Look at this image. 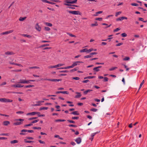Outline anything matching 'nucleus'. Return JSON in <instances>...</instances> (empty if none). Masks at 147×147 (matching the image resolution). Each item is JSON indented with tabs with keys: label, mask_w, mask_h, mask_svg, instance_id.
I'll return each instance as SVG.
<instances>
[{
	"label": "nucleus",
	"mask_w": 147,
	"mask_h": 147,
	"mask_svg": "<svg viewBox=\"0 0 147 147\" xmlns=\"http://www.w3.org/2000/svg\"><path fill=\"white\" fill-rule=\"evenodd\" d=\"M16 121H17L16 122H15L13 123V124L14 125H20L22 124V123L21 121H24V119H16L15 120Z\"/></svg>",
	"instance_id": "nucleus-1"
},
{
	"label": "nucleus",
	"mask_w": 147,
	"mask_h": 147,
	"mask_svg": "<svg viewBox=\"0 0 147 147\" xmlns=\"http://www.w3.org/2000/svg\"><path fill=\"white\" fill-rule=\"evenodd\" d=\"M77 0H74L73 1H66L65 2L67 3H64V5H65L71 6V4H74L76 3Z\"/></svg>",
	"instance_id": "nucleus-2"
},
{
	"label": "nucleus",
	"mask_w": 147,
	"mask_h": 147,
	"mask_svg": "<svg viewBox=\"0 0 147 147\" xmlns=\"http://www.w3.org/2000/svg\"><path fill=\"white\" fill-rule=\"evenodd\" d=\"M68 12L70 13H71L74 15H82V13L79 11H69Z\"/></svg>",
	"instance_id": "nucleus-3"
},
{
	"label": "nucleus",
	"mask_w": 147,
	"mask_h": 147,
	"mask_svg": "<svg viewBox=\"0 0 147 147\" xmlns=\"http://www.w3.org/2000/svg\"><path fill=\"white\" fill-rule=\"evenodd\" d=\"M19 83L21 84H28L29 82L28 81H27V80L20 79Z\"/></svg>",
	"instance_id": "nucleus-4"
},
{
	"label": "nucleus",
	"mask_w": 147,
	"mask_h": 147,
	"mask_svg": "<svg viewBox=\"0 0 147 147\" xmlns=\"http://www.w3.org/2000/svg\"><path fill=\"white\" fill-rule=\"evenodd\" d=\"M24 85L18 84H14L12 86V87L14 88H21L24 86Z\"/></svg>",
	"instance_id": "nucleus-5"
},
{
	"label": "nucleus",
	"mask_w": 147,
	"mask_h": 147,
	"mask_svg": "<svg viewBox=\"0 0 147 147\" xmlns=\"http://www.w3.org/2000/svg\"><path fill=\"white\" fill-rule=\"evenodd\" d=\"M39 114H40V112H33L28 113L27 114V115H34L36 114L38 115Z\"/></svg>",
	"instance_id": "nucleus-6"
},
{
	"label": "nucleus",
	"mask_w": 147,
	"mask_h": 147,
	"mask_svg": "<svg viewBox=\"0 0 147 147\" xmlns=\"http://www.w3.org/2000/svg\"><path fill=\"white\" fill-rule=\"evenodd\" d=\"M13 30H11L9 31H6L5 32H4L1 33V34L2 35H5L9 33H11L13 32Z\"/></svg>",
	"instance_id": "nucleus-7"
},
{
	"label": "nucleus",
	"mask_w": 147,
	"mask_h": 147,
	"mask_svg": "<svg viewBox=\"0 0 147 147\" xmlns=\"http://www.w3.org/2000/svg\"><path fill=\"white\" fill-rule=\"evenodd\" d=\"M83 63V62L82 61H77L73 63V64L72 65L73 68L74 67V66L78 65V63Z\"/></svg>",
	"instance_id": "nucleus-8"
},
{
	"label": "nucleus",
	"mask_w": 147,
	"mask_h": 147,
	"mask_svg": "<svg viewBox=\"0 0 147 147\" xmlns=\"http://www.w3.org/2000/svg\"><path fill=\"white\" fill-rule=\"evenodd\" d=\"M81 140H82L81 139L80 137L78 138L75 140V141L78 144H80L81 142Z\"/></svg>",
	"instance_id": "nucleus-9"
},
{
	"label": "nucleus",
	"mask_w": 147,
	"mask_h": 147,
	"mask_svg": "<svg viewBox=\"0 0 147 147\" xmlns=\"http://www.w3.org/2000/svg\"><path fill=\"white\" fill-rule=\"evenodd\" d=\"M36 29L38 31H40L41 30V27L38 25V23H37L35 26Z\"/></svg>",
	"instance_id": "nucleus-10"
},
{
	"label": "nucleus",
	"mask_w": 147,
	"mask_h": 147,
	"mask_svg": "<svg viewBox=\"0 0 147 147\" xmlns=\"http://www.w3.org/2000/svg\"><path fill=\"white\" fill-rule=\"evenodd\" d=\"M21 131L22 132L20 133V135H24L25 134L24 133V132H27V130L25 129H22Z\"/></svg>",
	"instance_id": "nucleus-11"
},
{
	"label": "nucleus",
	"mask_w": 147,
	"mask_h": 147,
	"mask_svg": "<svg viewBox=\"0 0 147 147\" xmlns=\"http://www.w3.org/2000/svg\"><path fill=\"white\" fill-rule=\"evenodd\" d=\"M21 131L22 132L20 133V135H24L25 134L24 133V132H27V130L25 129H22Z\"/></svg>",
	"instance_id": "nucleus-12"
},
{
	"label": "nucleus",
	"mask_w": 147,
	"mask_h": 147,
	"mask_svg": "<svg viewBox=\"0 0 147 147\" xmlns=\"http://www.w3.org/2000/svg\"><path fill=\"white\" fill-rule=\"evenodd\" d=\"M5 54L6 55H11L14 54L13 52L12 51H7L5 52Z\"/></svg>",
	"instance_id": "nucleus-13"
},
{
	"label": "nucleus",
	"mask_w": 147,
	"mask_h": 147,
	"mask_svg": "<svg viewBox=\"0 0 147 147\" xmlns=\"http://www.w3.org/2000/svg\"><path fill=\"white\" fill-rule=\"evenodd\" d=\"M10 124L9 121H5L3 123V124L5 126H7Z\"/></svg>",
	"instance_id": "nucleus-14"
},
{
	"label": "nucleus",
	"mask_w": 147,
	"mask_h": 147,
	"mask_svg": "<svg viewBox=\"0 0 147 147\" xmlns=\"http://www.w3.org/2000/svg\"><path fill=\"white\" fill-rule=\"evenodd\" d=\"M76 94H78L77 95H76L75 96V98H80L81 96L82 95L81 94H80V92H76Z\"/></svg>",
	"instance_id": "nucleus-15"
},
{
	"label": "nucleus",
	"mask_w": 147,
	"mask_h": 147,
	"mask_svg": "<svg viewBox=\"0 0 147 147\" xmlns=\"http://www.w3.org/2000/svg\"><path fill=\"white\" fill-rule=\"evenodd\" d=\"M61 80V79H51V81L52 82H59Z\"/></svg>",
	"instance_id": "nucleus-16"
},
{
	"label": "nucleus",
	"mask_w": 147,
	"mask_h": 147,
	"mask_svg": "<svg viewBox=\"0 0 147 147\" xmlns=\"http://www.w3.org/2000/svg\"><path fill=\"white\" fill-rule=\"evenodd\" d=\"M71 114H73L75 115H79V113H78L77 111H74L73 112L70 113Z\"/></svg>",
	"instance_id": "nucleus-17"
},
{
	"label": "nucleus",
	"mask_w": 147,
	"mask_h": 147,
	"mask_svg": "<svg viewBox=\"0 0 147 147\" xmlns=\"http://www.w3.org/2000/svg\"><path fill=\"white\" fill-rule=\"evenodd\" d=\"M92 91V90H86L85 91H84V94L86 95V94H87L88 92H90L91 91Z\"/></svg>",
	"instance_id": "nucleus-18"
},
{
	"label": "nucleus",
	"mask_w": 147,
	"mask_h": 147,
	"mask_svg": "<svg viewBox=\"0 0 147 147\" xmlns=\"http://www.w3.org/2000/svg\"><path fill=\"white\" fill-rule=\"evenodd\" d=\"M96 77L95 76H88L84 78V79H91V78H95Z\"/></svg>",
	"instance_id": "nucleus-19"
},
{
	"label": "nucleus",
	"mask_w": 147,
	"mask_h": 147,
	"mask_svg": "<svg viewBox=\"0 0 147 147\" xmlns=\"http://www.w3.org/2000/svg\"><path fill=\"white\" fill-rule=\"evenodd\" d=\"M46 26L51 27L52 26V24L51 23L45 22L44 23Z\"/></svg>",
	"instance_id": "nucleus-20"
},
{
	"label": "nucleus",
	"mask_w": 147,
	"mask_h": 147,
	"mask_svg": "<svg viewBox=\"0 0 147 147\" xmlns=\"http://www.w3.org/2000/svg\"><path fill=\"white\" fill-rule=\"evenodd\" d=\"M87 49L85 48L80 51V52L83 53L84 52H86L87 53Z\"/></svg>",
	"instance_id": "nucleus-21"
},
{
	"label": "nucleus",
	"mask_w": 147,
	"mask_h": 147,
	"mask_svg": "<svg viewBox=\"0 0 147 147\" xmlns=\"http://www.w3.org/2000/svg\"><path fill=\"white\" fill-rule=\"evenodd\" d=\"M24 37H26L28 38H31V36L28 35L27 34H21Z\"/></svg>",
	"instance_id": "nucleus-22"
},
{
	"label": "nucleus",
	"mask_w": 147,
	"mask_h": 147,
	"mask_svg": "<svg viewBox=\"0 0 147 147\" xmlns=\"http://www.w3.org/2000/svg\"><path fill=\"white\" fill-rule=\"evenodd\" d=\"M93 57V56L92 55H90H90H87L86 56H85L84 57V58H91Z\"/></svg>",
	"instance_id": "nucleus-23"
},
{
	"label": "nucleus",
	"mask_w": 147,
	"mask_h": 147,
	"mask_svg": "<svg viewBox=\"0 0 147 147\" xmlns=\"http://www.w3.org/2000/svg\"><path fill=\"white\" fill-rule=\"evenodd\" d=\"M102 25H105V26H107L106 27H105V28H107L109 27L111 25L110 24L109 26H108L107 24L105 23H102Z\"/></svg>",
	"instance_id": "nucleus-24"
},
{
	"label": "nucleus",
	"mask_w": 147,
	"mask_h": 147,
	"mask_svg": "<svg viewBox=\"0 0 147 147\" xmlns=\"http://www.w3.org/2000/svg\"><path fill=\"white\" fill-rule=\"evenodd\" d=\"M26 18V17H20L19 19V21H22L25 20Z\"/></svg>",
	"instance_id": "nucleus-25"
},
{
	"label": "nucleus",
	"mask_w": 147,
	"mask_h": 147,
	"mask_svg": "<svg viewBox=\"0 0 147 147\" xmlns=\"http://www.w3.org/2000/svg\"><path fill=\"white\" fill-rule=\"evenodd\" d=\"M93 70L95 72H98L100 71V69H98L97 67H94Z\"/></svg>",
	"instance_id": "nucleus-26"
},
{
	"label": "nucleus",
	"mask_w": 147,
	"mask_h": 147,
	"mask_svg": "<svg viewBox=\"0 0 147 147\" xmlns=\"http://www.w3.org/2000/svg\"><path fill=\"white\" fill-rule=\"evenodd\" d=\"M18 141L16 140H14L11 141L10 143L11 144H13L16 143H18Z\"/></svg>",
	"instance_id": "nucleus-27"
},
{
	"label": "nucleus",
	"mask_w": 147,
	"mask_h": 147,
	"mask_svg": "<svg viewBox=\"0 0 147 147\" xmlns=\"http://www.w3.org/2000/svg\"><path fill=\"white\" fill-rule=\"evenodd\" d=\"M78 69H79V68L78 67H75L73 69H71L70 70V71L71 72H74V71H76L77 70H78Z\"/></svg>",
	"instance_id": "nucleus-28"
},
{
	"label": "nucleus",
	"mask_w": 147,
	"mask_h": 147,
	"mask_svg": "<svg viewBox=\"0 0 147 147\" xmlns=\"http://www.w3.org/2000/svg\"><path fill=\"white\" fill-rule=\"evenodd\" d=\"M65 121V119H56L55 120V122H63Z\"/></svg>",
	"instance_id": "nucleus-29"
},
{
	"label": "nucleus",
	"mask_w": 147,
	"mask_h": 147,
	"mask_svg": "<svg viewBox=\"0 0 147 147\" xmlns=\"http://www.w3.org/2000/svg\"><path fill=\"white\" fill-rule=\"evenodd\" d=\"M13 102V100L11 99L6 98L5 102Z\"/></svg>",
	"instance_id": "nucleus-30"
},
{
	"label": "nucleus",
	"mask_w": 147,
	"mask_h": 147,
	"mask_svg": "<svg viewBox=\"0 0 147 147\" xmlns=\"http://www.w3.org/2000/svg\"><path fill=\"white\" fill-rule=\"evenodd\" d=\"M117 67H113L109 69V70L110 71H112L113 70H115L116 69H117Z\"/></svg>",
	"instance_id": "nucleus-31"
},
{
	"label": "nucleus",
	"mask_w": 147,
	"mask_h": 147,
	"mask_svg": "<svg viewBox=\"0 0 147 147\" xmlns=\"http://www.w3.org/2000/svg\"><path fill=\"white\" fill-rule=\"evenodd\" d=\"M34 87V85H30L25 86V87L26 88H30V87Z\"/></svg>",
	"instance_id": "nucleus-32"
},
{
	"label": "nucleus",
	"mask_w": 147,
	"mask_h": 147,
	"mask_svg": "<svg viewBox=\"0 0 147 147\" xmlns=\"http://www.w3.org/2000/svg\"><path fill=\"white\" fill-rule=\"evenodd\" d=\"M102 11H98L97 12H96V14H94L93 16H98V14H100L102 13Z\"/></svg>",
	"instance_id": "nucleus-33"
},
{
	"label": "nucleus",
	"mask_w": 147,
	"mask_h": 147,
	"mask_svg": "<svg viewBox=\"0 0 147 147\" xmlns=\"http://www.w3.org/2000/svg\"><path fill=\"white\" fill-rule=\"evenodd\" d=\"M24 141H25V142L27 143H32L34 142L33 141H27L26 140V139H24Z\"/></svg>",
	"instance_id": "nucleus-34"
},
{
	"label": "nucleus",
	"mask_w": 147,
	"mask_h": 147,
	"mask_svg": "<svg viewBox=\"0 0 147 147\" xmlns=\"http://www.w3.org/2000/svg\"><path fill=\"white\" fill-rule=\"evenodd\" d=\"M144 83V80H143L141 83L140 84V87H139V90H140L141 87H142V85H143V84Z\"/></svg>",
	"instance_id": "nucleus-35"
},
{
	"label": "nucleus",
	"mask_w": 147,
	"mask_h": 147,
	"mask_svg": "<svg viewBox=\"0 0 147 147\" xmlns=\"http://www.w3.org/2000/svg\"><path fill=\"white\" fill-rule=\"evenodd\" d=\"M6 98H0V102H5Z\"/></svg>",
	"instance_id": "nucleus-36"
},
{
	"label": "nucleus",
	"mask_w": 147,
	"mask_h": 147,
	"mask_svg": "<svg viewBox=\"0 0 147 147\" xmlns=\"http://www.w3.org/2000/svg\"><path fill=\"white\" fill-rule=\"evenodd\" d=\"M45 30L47 31H49L51 30V29L48 27H45Z\"/></svg>",
	"instance_id": "nucleus-37"
},
{
	"label": "nucleus",
	"mask_w": 147,
	"mask_h": 147,
	"mask_svg": "<svg viewBox=\"0 0 147 147\" xmlns=\"http://www.w3.org/2000/svg\"><path fill=\"white\" fill-rule=\"evenodd\" d=\"M123 17L119 18H117V19L116 20L117 21H122L123 20Z\"/></svg>",
	"instance_id": "nucleus-38"
},
{
	"label": "nucleus",
	"mask_w": 147,
	"mask_h": 147,
	"mask_svg": "<svg viewBox=\"0 0 147 147\" xmlns=\"http://www.w3.org/2000/svg\"><path fill=\"white\" fill-rule=\"evenodd\" d=\"M39 67L37 66H34L31 67H29L30 69H39Z\"/></svg>",
	"instance_id": "nucleus-39"
},
{
	"label": "nucleus",
	"mask_w": 147,
	"mask_h": 147,
	"mask_svg": "<svg viewBox=\"0 0 147 147\" xmlns=\"http://www.w3.org/2000/svg\"><path fill=\"white\" fill-rule=\"evenodd\" d=\"M48 108L47 107H41L40 109V110H47L48 109Z\"/></svg>",
	"instance_id": "nucleus-40"
},
{
	"label": "nucleus",
	"mask_w": 147,
	"mask_h": 147,
	"mask_svg": "<svg viewBox=\"0 0 147 147\" xmlns=\"http://www.w3.org/2000/svg\"><path fill=\"white\" fill-rule=\"evenodd\" d=\"M130 59V58L129 57H125V58H123V60L124 61H129Z\"/></svg>",
	"instance_id": "nucleus-41"
},
{
	"label": "nucleus",
	"mask_w": 147,
	"mask_h": 147,
	"mask_svg": "<svg viewBox=\"0 0 147 147\" xmlns=\"http://www.w3.org/2000/svg\"><path fill=\"white\" fill-rule=\"evenodd\" d=\"M121 13V11H119L116 13L115 16L116 17H117Z\"/></svg>",
	"instance_id": "nucleus-42"
},
{
	"label": "nucleus",
	"mask_w": 147,
	"mask_h": 147,
	"mask_svg": "<svg viewBox=\"0 0 147 147\" xmlns=\"http://www.w3.org/2000/svg\"><path fill=\"white\" fill-rule=\"evenodd\" d=\"M131 5L133 6H138L139 5L138 4L136 3H131Z\"/></svg>",
	"instance_id": "nucleus-43"
},
{
	"label": "nucleus",
	"mask_w": 147,
	"mask_h": 147,
	"mask_svg": "<svg viewBox=\"0 0 147 147\" xmlns=\"http://www.w3.org/2000/svg\"><path fill=\"white\" fill-rule=\"evenodd\" d=\"M99 132H96L94 133H93L92 134H91V137H94V136L97 134L99 133Z\"/></svg>",
	"instance_id": "nucleus-44"
},
{
	"label": "nucleus",
	"mask_w": 147,
	"mask_h": 147,
	"mask_svg": "<svg viewBox=\"0 0 147 147\" xmlns=\"http://www.w3.org/2000/svg\"><path fill=\"white\" fill-rule=\"evenodd\" d=\"M90 110L93 112H96L97 111L98 109L94 108H92Z\"/></svg>",
	"instance_id": "nucleus-45"
},
{
	"label": "nucleus",
	"mask_w": 147,
	"mask_h": 147,
	"mask_svg": "<svg viewBox=\"0 0 147 147\" xmlns=\"http://www.w3.org/2000/svg\"><path fill=\"white\" fill-rule=\"evenodd\" d=\"M68 126L69 127H77V126L76 125L73 124L69 125Z\"/></svg>",
	"instance_id": "nucleus-46"
},
{
	"label": "nucleus",
	"mask_w": 147,
	"mask_h": 147,
	"mask_svg": "<svg viewBox=\"0 0 147 147\" xmlns=\"http://www.w3.org/2000/svg\"><path fill=\"white\" fill-rule=\"evenodd\" d=\"M121 35L123 37H125L127 36V34L125 33H123L121 34Z\"/></svg>",
	"instance_id": "nucleus-47"
},
{
	"label": "nucleus",
	"mask_w": 147,
	"mask_h": 147,
	"mask_svg": "<svg viewBox=\"0 0 147 147\" xmlns=\"http://www.w3.org/2000/svg\"><path fill=\"white\" fill-rule=\"evenodd\" d=\"M61 93L63 94H69V92H68L67 91H61Z\"/></svg>",
	"instance_id": "nucleus-48"
},
{
	"label": "nucleus",
	"mask_w": 147,
	"mask_h": 147,
	"mask_svg": "<svg viewBox=\"0 0 147 147\" xmlns=\"http://www.w3.org/2000/svg\"><path fill=\"white\" fill-rule=\"evenodd\" d=\"M97 22H96V23L95 24H92L91 25V26H97L98 25V24L96 23Z\"/></svg>",
	"instance_id": "nucleus-49"
},
{
	"label": "nucleus",
	"mask_w": 147,
	"mask_h": 147,
	"mask_svg": "<svg viewBox=\"0 0 147 147\" xmlns=\"http://www.w3.org/2000/svg\"><path fill=\"white\" fill-rule=\"evenodd\" d=\"M69 71L68 70H62L60 71H59V72L60 73H65V72H69Z\"/></svg>",
	"instance_id": "nucleus-50"
},
{
	"label": "nucleus",
	"mask_w": 147,
	"mask_h": 147,
	"mask_svg": "<svg viewBox=\"0 0 147 147\" xmlns=\"http://www.w3.org/2000/svg\"><path fill=\"white\" fill-rule=\"evenodd\" d=\"M102 18H96L95 20H99L100 21H102Z\"/></svg>",
	"instance_id": "nucleus-51"
},
{
	"label": "nucleus",
	"mask_w": 147,
	"mask_h": 147,
	"mask_svg": "<svg viewBox=\"0 0 147 147\" xmlns=\"http://www.w3.org/2000/svg\"><path fill=\"white\" fill-rule=\"evenodd\" d=\"M67 121L70 123H75V121H74L68 120H67Z\"/></svg>",
	"instance_id": "nucleus-52"
},
{
	"label": "nucleus",
	"mask_w": 147,
	"mask_h": 147,
	"mask_svg": "<svg viewBox=\"0 0 147 147\" xmlns=\"http://www.w3.org/2000/svg\"><path fill=\"white\" fill-rule=\"evenodd\" d=\"M49 45L48 44H44L43 45H42L41 46H40V47L41 48V47H44L49 46Z\"/></svg>",
	"instance_id": "nucleus-53"
},
{
	"label": "nucleus",
	"mask_w": 147,
	"mask_h": 147,
	"mask_svg": "<svg viewBox=\"0 0 147 147\" xmlns=\"http://www.w3.org/2000/svg\"><path fill=\"white\" fill-rule=\"evenodd\" d=\"M67 34H68L71 37H76L75 35H73L72 34H70V33H67Z\"/></svg>",
	"instance_id": "nucleus-54"
},
{
	"label": "nucleus",
	"mask_w": 147,
	"mask_h": 147,
	"mask_svg": "<svg viewBox=\"0 0 147 147\" xmlns=\"http://www.w3.org/2000/svg\"><path fill=\"white\" fill-rule=\"evenodd\" d=\"M71 118L72 119H79V117H72Z\"/></svg>",
	"instance_id": "nucleus-55"
},
{
	"label": "nucleus",
	"mask_w": 147,
	"mask_h": 147,
	"mask_svg": "<svg viewBox=\"0 0 147 147\" xmlns=\"http://www.w3.org/2000/svg\"><path fill=\"white\" fill-rule=\"evenodd\" d=\"M93 51V49H90L89 50L87 49V53H89Z\"/></svg>",
	"instance_id": "nucleus-56"
},
{
	"label": "nucleus",
	"mask_w": 147,
	"mask_h": 147,
	"mask_svg": "<svg viewBox=\"0 0 147 147\" xmlns=\"http://www.w3.org/2000/svg\"><path fill=\"white\" fill-rule=\"evenodd\" d=\"M120 29H121L120 28H117L114 30V32H116L117 31H118L120 30Z\"/></svg>",
	"instance_id": "nucleus-57"
},
{
	"label": "nucleus",
	"mask_w": 147,
	"mask_h": 147,
	"mask_svg": "<svg viewBox=\"0 0 147 147\" xmlns=\"http://www.w3.org/2000/svg\"><path fill=\"white\" fill-rule=\"evenodd\" d=\"M39 119H36V120H34L32 122V123H35L37 122H38V121H39Z\"/></svg>",
	"instance_id": "nucleus-58"
},
{
	"label": "nucleus",
	"mask_w": 147,
	"mask_h": 147,
	"mask_svg": "<svg viewBox=\"0 0 147 147\" xmlns=\"http://www.w3.org/2000/svg\"><path fill=\"white\" fill-rule=\"evenodd\" d=\"M33 128L34 129H41V128L40 127H33Z\"/></svg>",
	"instance_id": "nucleus-59"
},
{
	"label": "nucleus",
	"mask_w": 147,
	"mask_h": 147,
	"mask_svg": "<svg viewBox=\"0 0 147 147\" xmlns=\"http://www.w3.org/2000/svg\"><path fill=\"white\" fill-rule=\"evenodd\" d=\"M37 118H38L37 117H33L30 118L28 119V120H33L34 119H37Z\"/></svg>",
	"instance_id": "nucleus-60"
},
{
	"label": "nucleus",
	"mask_w": 147,
	"mask_h": 147,
	"mask_svg": "<svg viewBox=\"0 0 147 147\" xmlns=\"http://www.w3.org/2000/svg\"><path fill=\"white\" fill-rule=\"evenodd\" d=\"M123 44V43L122 42L119 43L116 45V46H119L120 45H122Z\"/></svg>",
	"instance_id": "nucleus-61"
},
{
	"label": "nucleus",
	"mask_w": 147,
	"mask_h": 147,
	"mask_svg": "<svg viewBox=\"0 0 147 147\" xmlns=\"http://www.w3.org/2000/svg\"><path fill=\"white\" fill-rule=\"evenodd\" d=\"M72 79H73L78 80L80 79V78L78 77H73Z\"/></svg>",
	"instance_id": "nucleus-62"
},
{
	"label": "nucleus",
	"mask_w": 147,
	"mask_h": 147,
	"mask_svg": "<svg viewBox=\"0 0 147 147\" xmlns=\"http://www.w3.org/2000/svg\"><path fill=\"white\" fill-rule=\"evenodd\" d=\"M104 78V82H107L108 81V78L107 77H105Z\"/></svg>",
	"instance_id": "nucleus-63"
},
{
	"label": "nucleus",
	"mask_w": 147,
	"mask_h": 147,
	"mask_svg": "<svg viewBox=\"0 0 147 147\" xmlns=\"http://www.w3.org/2000/svg\"><path fill=\"white\" fill-rule=\"evenodd\" d=\"M68 8H69L70 9H75V7H74V6L73 7H71V6H69L67 7Z\"/></svg>",
	"instance_id": "nucleus-64"
}]
</instances>
